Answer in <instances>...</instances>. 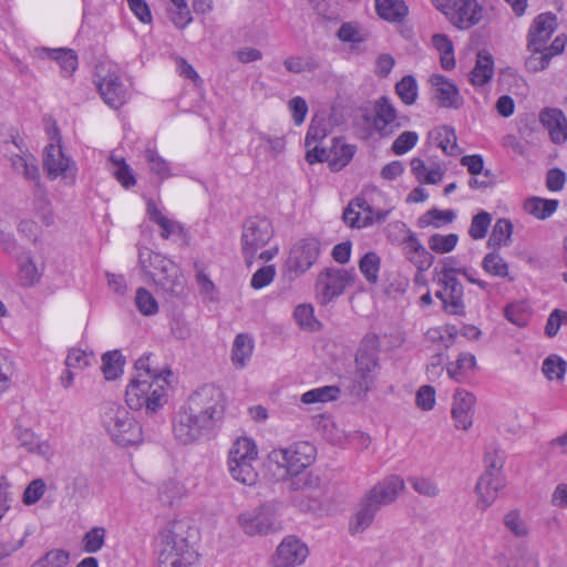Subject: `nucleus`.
I'll return each mask as SVG.
<instances>
[{
	"mask_svg": "<svg viewBox=\"0 0 567 567\" xmlns=\"http://www.w3.org/2000/svg\"><path fill=\"white\" fill-rule=\"evenodd\" d=\"M505 317L512 323L524 327L528 321V312L524 303H511L505 308Z\"/></svg>",
	"mask_w": 567,
	"mask_h": 567,
	"instance_id": "obj_62",
	"label": "nucleus"
},
{
	"mask_svg": "<svg viewBox=\"0 0 567 567\" xmlns=\"http://www.w3.org/2000/svg\"><path fill=\"white\" fill-rule=\"evenodd\" d=\"M274 236V228L266 217L254 216L245 220L241 233V250L246 264L250 266L257 251L264 248Z\"/></svg>",
	"mask_w": 567,
	"mask_h": 567,
	"instance_id": "obj_10",
	"label": "nucleus"
},
{
	"mask_svg": "<svg viewBox=\"0 0 567 567\" xmlns=\"http://www.w3.org/2000/svg\"><path fill=\"white\" fill-rule=\"evenodd\" d=\"M404 489V481L398 475H390L377 483L367 493L381 506L392 504Z\"/></svg>",
	"mask_w": 567,
	"mask_h": 567,
	"instance_id": "obj_24",
	"label": "nucleus"
},
{
	"mask_svg": "<svg viewBox=\"0 0 567 567\" xmlns=\"http://www.w3.org/2000/svg\"><path fill=\"white\" fill-rule=\"evenodd\" d=\"M321 243L315 237L303 238L297 241L290 249L287 260L289 271L296 276L305 274L317 261L320 255Z\"/></svg>",
	"mask_w": 567,
	"mask_h": 567,
	"instance_id": "obj_15",
	"label": "nucleus"
},
{
	"mask_svg": "<svg viewBox=\"0 0 567 567\" xmlns=\"http://www.w3.org/2000/svg\"><path fill=\"white\" fill-rule=\"evenodd\" d=\"M504 525L516 537H524L528 533L527 526L517 511H511L505 515Z\"/></svg>",
	"mask_w": 567,
	"mask_h": 567,
	"instance_id": "obj_60",
	"label": "nucleus"
},
{
	"mask_svg": "<svg viewBox=\"0 0 567 567\" xmlns=\"http://www.w3.org/2000/svg\"><path fill=\"white\" fill-rule=\"evenodd\" d=\"M375 10L380 18L392 23L402 22L409 14L403 0H375Z\"/></svg>",
	"mask_w": 567,
	"mask_h": 567,
	"instance_id": "obj_29",
	"label": "nucleus"
},
{
	"mask_svg": "<svg viewBox=\"0 0 567 567\" xmlns=\"http://www.w3.org/2000/svg\"><path fill=\"white\" fill-rule=\"evenodd\" d=\"M353 147L343 142L342 137L333 138L330 150L329 165L332 171L342 169L352 158Z\"/></svg>",
	"mask_w": 567,
	"mask_h": 567,
	"instance_id": "obj_35",
	"label": "nucleus"
},
{
	"mask_svg": "<svg viewBox=\"0 0 567 567\" xmlns=\"http://www.w3.org/2000/svg\"><path fill=\"white\" fill-rule=\"evenodd\" d=\"M357 207L361 210L357 212V228H365L374 225L375 223H383L390 209H375L363 197H357Z\"/></svg>",
	"mask_w": 567,
	"mask_h": 567,
	"instance_id": "obj_27",
	"label": "nucleus"
},
{
	"mask_svg": "<svg viewBox=\"0 0 567 567\" xmlns=\"http://www.w3.org/2000/svg\"><path fill=\"white\" fill-rule=\"evenodd\" d=\"M214 426L215 424L209 421V417L203 416L184 404L175 416L173 432L178 442L190 444L206 435Z\"/></svg>",
	"mask_w": 567,
	"mask_h": 567,
	"instance_id": "obj_9",
	"label": "nucleus"
},
{
	"mask_svg": "<svg viewBox=\"0 0 567 567\" xmlns=\"http://www.w3.org/2000/svg\"><path fill=\"white\" fill-rule=\"evenodd\" d=\"M380 352V339L375 333H368L361 341L357 353V395L359 391L368 392L375 379Z\"/></svg>",
	"mask_w": 567,
	"mask_h": 567,
	"instance_id": "obj_8",
	"label": "nucleus"
},
{
	"mask_svg": "<svg viewBox=\"0 0 567 567\" xmlns=\"http://www.w3.org/2000/svg\"><path fill=\"white\" fill-rule=\"evenodd\" d=\"M353 281L350 270L338 267L323 269L317 278L316 290L321 303H328L333 298L343 293L344 289Z\"/></svg>",
	"mask_w": 567,
	"mask_h": 567,
	"instance_id": "obj_12",
	"label": "nucleus"
},
{
	"mask_svg": "<svg viewBox=\"0 0 567 567\" xmlns=\"http://www.w3.org/2000/svg\"><path fill=\"white\" fill-rule=\"evenodd\" d=\"M43 56L55 60L63 76H71L78 68V56L70 49H47L41 50Z\"/></svg>",
	"mask_w": 567,
	"mask_h": 567,
	"instance_id": "obj_31",
	"label": "nucleus"
},
{
	"mask_svg": "<svg viewBox=\"0 0 567 567\" xmlns=\"http://www.w3.org/2000/svg\"><path fill=\"white\" fill-rule=\"evenodd\" d=\"M276 276V268L272 265L259 268L251 277L250 286L254 289H261L272 282Z\"/></svg>",
	"mask_w": 567,
	"mask_h": 567,
	"instance_id": "obj_63",
	"label": "nucleus"
},
{
	"mask_svg": "<svg viewBox=\"0 0 567 567\" xmlns=\"http://www.w3.org/2000/svg\"><path fill=\"white\" fill-rule=\"evenodd\" d=\"M308 556V547L295 537L285 538L277 548L274 563L276 567L300 565Z\"/></svg>",
	"mask_w": 567,
	"mask_h": 567,
	"instance_id": "obj_20",
	"label": "nucleus"
},
{
	"mask_svg": "<svg viewBox=\"0 0 567 567\" xmlns=\"http://www.w3.org/2000/svg\"><path fill=\"white\" fill-rule=\"evenodd\" d=\"M381 506L365 493L357 506V533L365 530L374 520Z\"/></svg>",
	"mask_w": 567,
	"mask_h": 567,
	"instance_id": "obj_32",
	"label": "nucleus"
},
{
	"mask_svg": "<svg viewBox=\"0 0 567 567\" xmlns=\"http://www.w3.org/2000/svg\"><path fill=\"white\" fill-rule=\"evenodd\" d=\"M293 317H295L297 323L302 329H308V330L313 331V330L318 329V327H319V322L313 316V308L311 305L303 303V305L297 306L293 311Z\"/></svg>",
	"mask_w": 567,
	"mask_h": 567,
	"instance_id": "obj_53",
	"label": "nucleus"
},
{
	"mask_svg": "<svg viewBox=\"0 0 567 567\" xmlns=\"http://www.w3.org/2000/svg\"><path fill=\"white\" fill-rule=\"evenodd\" d=\"M69 560V551L64 549H51L37 559L30 567H66Z\"/></svg>",
	"mask_w": 567,
	"mask_h": 567,
	"instance_id": "obj_43",
	"label": "nucleus"
},
{
	"mask_svg": "<svg viewBox=\"0 0 567 567\" xmlns=\"http://www.w3.org/2000/svg\"><path fill=\"white\" fill-rule=\"evenodd\" d=\"M238 520L249 536L267 535L278 529L275 515L267 506H261L250 513H243Z\"/></svg>",
	"mask_w": 567,
	"mask_h": 567,
	"instance_id": "obj_16",
	"label": "nucleus"
},
{
	"mask_svg": "<svg viewBox=\"0 0 567 567\" xmlns=\"http://www.w3.org/2000/svg\"><path fill=\"white\" fill-rule=\"evenodd\" d=\"M557 199L530 197L524 202V210L539 220L549 218L558 208Z\"/></svg>",
	"mask_w": 567,
	"mask_h": 567,
	"instance_id": "obj_33",
	"label": "nucleus"
},
{
	"mask_svg": "<svg viewBox=\"0 0 567 567\" xmlns=\"http://www.w3.org/2000/svg\"><path fill=\"white\" fill-rule=\"evenodd\" d=\"M97 76V89L103 101L112 109H120L128 100V90L123 84L121 74L117 70H111L104 72V68H99L96 73Z\"/></svg>",
	"mask_w": 567,
	"mask_h": 567,
	"instance_id": "obj_13",
	"label": "nucleus"
},
{
	"mask_svg": "<svg viewBox=\"0 0 567 567\" xmlns=\"http://www.w3.org/2000/svg\"><path fill=\"white\" fill-rule=\"evenodd\" d=\"M437 279L456 278L457 274L467 276V270L462 267H457L456 259L454 257H447L441 260V269H435Z\"/></svg>",
	"mask_w": 567,
	"mask_h": 567,
	"instance_id": "obj_61",
	"label": "nucleus"
},
{
	"mask_svg": "<svg viewBox=\"0 0 567 567\" xmlns=\"http://www.w3.org/2000/svg\"><path fill=\"white\" fill-rule=\"evenodd\" d=\"M457 241L458 236L456 234H434L429 238V247L436 254H446L455 248Z\"/></svg>",
	"mask_w": 567,
	"mask_h": 567,
	"instance_id": "obj_48",
	"label": "nucleus"
},
{
	"mask_svg": "<svg viewBox=\"0 0 567 567\" xmlns=\"http://www.w3.org/2000/svg\"><path fill=\"white\" fill-rule=\"evenodd\" d=\"M252 340L247 334H238L233 344L231 360L235 365L244 368L252 354Z\"/></svg>",
	"mask_w": 567,
	"mask_h": 567,
	"instance_id": "obj_37",
	"label": "nucleus"
},
{
	"mask_svg": "<svg viewBox=\"0 0 567 567\" xmlns=\"http://www.w3.org/2000/svg\"><path fill=\"white\" fill-rule=\"evenodd\" d=\"M439 146L446 155L456 156L461 153L456 142V134L454 128L450 126H443L439 131Z\"/></svg>",
	"mask_w": 567,
	"mask_h": 567,
	"instance_id": "obj_52",
	"label": "nucleus"
},
{
	"mask_svg": "<svg viewBox=\"0 0 567 567\" xmlns=\"http://www.w3.org/2000/svg\"><path fill=\"white\" fill-rule=\"evenodd\" d=\"M557 29V17L551 12L538 14L530 25L527 34L528 51L546 49L547 41Z\"/></svg>",
	"mask_w": 567,
	"mask_h": 567,
	"instance_id": "obj_17",
	"label": "nucleus"
},
{
	"mask_svg": "<svg viewBox=\"0 0 567 567\" xmlns=\"http://www.w3.org/2000/svg\"><path fill=\"white\" fill-rule=\"evenodd\" d=\"M185 404L203 416L209 417L214 424L223 417L225 412L224 393L213 384H205L196 390Z\"/></svg>",
	"mask_w": 567,
	"mask_h": 567,
	"instance_id": "obj_11",
	"label": "nucleus"
},
{
	"mask_svg": "<svg viewBox=\"0 0 567 567\" xmlns=\"http://www.w3.org/2000/svg\"><path fill=\"white\" fill-rule=\"evenodd\" d=\"M483 8L476 0H455L451 22L458 29H470L483 17Z\"/></svg>",
	"mask_w": 567,
	"mask_h": 567,
	"instance_id": "obj_23",
	"label": "nucleus"
},
{
	"mask_svg": "<svg viewBox=\"0 0 567 567\" xmlns=\"http://www.w3.org/2000/svg\"><path fill=\"white\" fill-rule=\"evenodd\" d=\"M111 161L114 163V176L121 183V185L125 188H130L136 184V179L132 173L130 166L125 163L123 158L115 159L113 156Z\"/></svg>",
	"mask_w": 567,
	"mask_h": 567,
	"instance_id": "obj_57",
	"label": "nucleus"
},
{
	"mask_svg": "<svg viewBox=\"0 0 567 567\" xmlns=\"http://www.w3.org/2000/svg\"><path fill=\"white\" fill-rule=\"evenodd\" d=\"M475 396L465 390H456L452 406V417L455 426L468 430L473 424Z\"/></svg>",
	"mask_w": 567,
	"mask_h": 567,
	"instance_id": "obj_22",
	"label": "nucleus"
},
{
	"mask_svg": "<svg viewBox=\"0 0 567 567\" xmlns=\"http://www.w3.org/2000/svg\"><path fill=\"white\" fill-rule=\"evenodd\" d=\"M494 74L493 56L486 51L477 53L476 63L470 74V81L475 86H483Z\"/></svg>",
	"mask_w": 567,
	"mask_h": 567,
	"instance_id": "obj_30",
	"label": "nucleus"
},
{
	"mask_svg": "<svg viewBox=\"0 0 567 567\" xmlns=\"http://www.w3.org/2000/svg\"><path fill=\"white\" fill-rule=\"evenodd\" d=\"M316 457V449L308 442H298L287 449L272 450L270 463L277 465L281 473L278 480L288 481L290 501L301 512L317 513L321 509L320 478L303 471Z\"/></svg>",
	"mask_w": 567,
	"mask_h": 567,
	"instance_id": "obj_1",
	"label": "nucleus"
},
{
	"mask_svg": "<svg viewBox=\"0 0 567 567\" xmlns=\"http://www.w3.org/2000/svg\"><path fill=\"white\" fill-rule=\"evenodd\" d=\"M102 423L112 441L120 446L142 442V427L130 412L115 403H109L102 414Z\"/></svg>",
	"mask_w": 567,
	"mask_h": 567,
	"instance_id": "obj_6",
	"label": "nucleus"
},
{
	"mask_svg": "<svg viewBox=\"0 0 567 567\" xmlns=\"http://www.w3.org/2000/svg\"><path fill=\"white\" fill-rule=\"evenodd\" d=\"M566 371L567 362L557 354H550L543 361L542 372L550 381H563Z\"/></svg>",
	"mask_w": 567,
	"mask_h": 567,
	"instance_id": "obj_41",
	"label": "nucleus"
},
{
	"mask_svg": "<svg viewBox=\"0 0 567 567\" xmlns=\"http://www.w3.org/2000/svg\"><path fill=\"white\" fill-rule=\"evenodd\" d=\"M340 392L341 390L337 385H324L305 392L300 400L303 404L307 405L315 403H327L337 400L340 395Z\"/></svg>",
	"mask_w": 567,
	"mask_h": 567,
	"instance_id": "obj_36",
	"label": "nucleus"
},
{
	"mask_svg": "<svg viewBox=\"0 0 567 567\" xmlns=\"http://www.w3.org/2000/svg\"><path fill=\"white\" fill-rule=\"evenodd\" d=\"M513 234V224L505 218L498 219L492 230L488 239V246L502 247L508 246Z\"/></svg>",
	"mask_w": 567,
	"mask_h": 567,
	"instance_id": "obj_42",
	"label": "nucleus"
},
{
	"mask_svg": "<svg viewBox=\"0 0 567 567\" xmlns=\"http://www.w3.org/2000/svg\"><path fill=\"white\" fill-rule=\"evenodd\" d=\"M135 305L144 316H153L158 311V305L153 295L145 288H138L135 296Z\"/></svg>",
	"mask_w": 567,
	"mask_h": 567,
	"instance_id": "obj_51",
	"label": "nucleus"
},
{
	"mask_svg": "<svg viewBox=\"0 0 567 567\" xmlns=\"http://www.w3.org/2000/svg\"><path fill=\"white\" fill-rule=\"evenodd\" d=\"M482 267L492 276L501 278L508 276V265L498 252L487 254L482 261Z\"/></svg>",
	"mask_w": 567,
	"mask_h": 567,
	"instance_id": "obj_47",
	"label": "nucleus"
},
{
	"mask_svg": "<svg viewBox=\"0 0 567 567\" xmlns=\"http://www.w3.org/2000/svg\"><path fill=\"white\" fill-rule=\"evenodd\" d=\"M14 432L20 445L28 452L43 457H50L52 455V449L48 442L41 441L31 430L17 426Z\"/></svg>",
	"mask_w": 567,
	"mask_h": 567,
	"instance_id": "obj_28",
	"label": "nucleus"
},
{
	"mask_svg": "<svg viewBox=\"0 0 567 567\" xmlns=\"http://www.w3.org/2000/svg\"><path fill=\"white\" fill-rule=\"evenodd\" d=\"M359 270L369 285L379 282L381 257L375 251L365 252L358 261Z\"/></svg>",
	"mask_w": 567,
	"mask_h": 567,
	"instance_id": "obj_34",
	"label": "nucleus"
},
{
	"mask_svg": "<svg viewBox=\"0 0 567 567\" xmlns=\"http://www.w3.org/2000/svg\"><path fill=\"white\" fill-rule=\"evenodd\" d=\"M492 221V215L481 212L472 218L468 234L473 239H482L486 236Z\"/></svg>",
	"mask_w": 567,
	"mask_h": 567,
	"instance_id": "obj_55",
	"label": "nucleus"
},
{
	"mask_svg": "<svg viewBox=\"0 0 567 567\" xmlns=\"http://www.w3.org/2000/svg\"><path fill=\"white\" fill-rule=\"evenodd\" d=\"M144 158L147 162L151 172L157 175L161 179H165L171 176L169 163L158 155L155 150H145Z\"/></svg>",
	"mask_w": 567,
	"mask_h": 567,
	"instance_id": "obj_46",
	"label": "nucleus"
},
{
	"mask_svg": "<svg viewBox=\"0 0 567 567\" xmlns=\"http://www.w3.org/2000/svg\"><path fill=\"white\" fill-rule=\"evenodd\" d=\"M284 65L288 72L295 74H299L305 71H313L318 68V63L312 58H302L299 55L286 58Z\"/></svg>",
	"mask_w": 567,
	"mask_h": 567,
	"instance_id": "obj_54",
	"label": "nucleus"
},
{
	"mask_svg": "<svg viewBox=\"0 0 567 567\" xmlns=\"http://www.w3.org/2000/svg\"><path fill=\"white\" fill-rule=\"evenodd\" d=\"M539 121L548 130L553 143L563 144L567 141V118L563 111L546 107L539 113Z\"/></svg>",
	"mask_w": 567,
	"mask_h": 567,
	"instance_id": "obj_25",
	"label": "nucleus"
},
{
	"mask_svg": "<svg viewBox=\"0 0 567 567\" xmlns=\"http://www.w3.org/2000/svg\"><path fill=\"white\" fill-rule=\"evenodd\" d=\"M150 361L151 354H143L135 361V373L126 388L125 401L132 410L145 408L152 414L167 402L171 371L154 370Z\"/></svg>",
	"mask_w": 567,
	"mask_h": 567,
	"instance_id": "obj_2",
	"label": "nucleus"
},
{
	"mask_svg": "<svg viewBox=\"0 0 567 567\" xmlns=\"http://www.w3.org/2000/svg\"><path fill=\"white\" fill-rule=\"evenodd\" d=\"M258 450L255 442L246 436L238 437L228 451L227 467L233 480L254 486L258 482L256 468Z\"/></svg>",
	"mask_w": 567,
	"mask_h": 567,
	"instance_id": "obj_5",
	"label": "nucleus"
},
{
	"mask_svg": "<svg viewBox=\"0 0 567 567\" xmlns=\"http://www.w3.org/2000/svg\"><path fill=\"white\" fill-rule=\"evenodd\" d=\"M42 274L35 266L33 259L27 256L20 264L19 278L25 287H31L40 281Z\"/></svg>",
	"mask_w": 567,
	"mask_h": 567,
	"instance_id": "obj_49",
	"label": "nucleus"
},
{
	"mask_svg": "<svg viewBox=\"0 0 567 567\" xmlns=\"http://www.w3.org/2000/svg\"><path fill=\"white\" fill-rule=\"evenodd\" d=\"M437 284L445 289L447 301L444 300V310L454 316L465 313L463 301L464 288L457 278L437 279Z\"/></svg>",
	"mask_w": 567,
	"mask_h": 567,
	"instance_id": "obj_26",
	"label": "nucleus"
},
{
	"mask_svg": "<svg viewBox=\"0 0 567 567\" xmlns=\"http://www.w3.org/2000/svg\"><path fill=\"white\" fill-rule=\"evenodd\" d=\"M71 161L64 155L60 145L49 144L44 150L43 167L48 173L50 179H55L59 176L63 178L71 177L74 182L75 174L70 166Z\"/></svg>",
	"mask_w": 567,
	"mask_h": 567,
	"instance_id": "obj_19",
	"label": "nucleus"
},
{
	"mask_svg": "<svg viewBox=\"0 0 567 567\" xmlns=\"http://www.w3.org/2000/svg\"><path fill=\"white\" fill-rule=\"evenodd\" d=\"M532 54L525 62L526 69L530 72H540L545 70L551 60V54H547V50L530 51Z\"/></svg>",
	"mask_w": 567,
	"mask_h": 567,
	"instance_id": "obj_59",
	"label": "nucleus"
},
{
	"mask_svg": "<svg viewBox=\"0 0 567 567\" xmlns=\"http://www.w3.org/2000/svg\"><path fill=\"white\" fill-rule=\"evenodd\" d=\"M395 92L406 105L415 103L417 97V83L414 76L405 75L395 85Z\"/></svg>",
	"mask_w": 567,
	"mask_h": 567,
	"instance_id": "obj_44",
	"label": "nucleus"
},
{
	"mask_svg": "<svg viewBox=\"0 0 567 567\" xmlns=\"http://www.w3.org/2000/svg\"><path fill=\"white\" fill-rule=\"evenodd\" d=\"M409 483L420 495L435 497L439 494L436 484L430 478L414 476L409 478Z\"/></svg>",
	"mask_w": 567,
	"mask_h": 567,
	"instance_id": "obj_64",
	"label": "nucleus"
},
{
	"mask_svg": "<svg viewBox=\"0 0 567 567\" xmlns=\"http://www.w3.org/2000/svg\"><path fill=\"white\" fill-rule=\"evenodd\" d=\"M144 255H147L152 262L161 266V271L152 272L151 279L153 282L167 292L179 293L183 290L184 280L178 266L161 254L152 250H145Z\"/></svg>",
	"mask_w": 567,
	"mask_h": 567,
	"instance_id": "obj_14",
	"label": "nucleus"
},
{
	"mask_svg": "<svg viewBox=\"0 0 567 567\" xmlns=\"http://www.w3.org/2000/svg\"><path fill=\"white\" fill-rule=\"evenodd\" d=\"M188 525L169 522L161 532L157 547L158 567H196L198 555L187 542Z\"/></svg>",
	"mask_w": 567,
	"mask_h": 567,
	"instance_id": "obj_4",
	"label": "nucleus"
},
{
	"mask_svg": "<svg viewBox=\"0 0 567 567\" xmlns=\"http://www.w3.org/2000/svg\"><path fill=\"white\" fill-rule=\"evenodd\" d=\"M485 472L480 477L476 484V493L478 495V504L483 509H486L493 504L497 497L498 491L503 487V480L499 476V471L504 465V458L499 450L495 446H489L484 455Z\"/></svg>",
	"mask_w": 567,
	"mask_h": 567,
	"instance_id": "obj_7",
	"label": "nucleus"
},
{
	"mask_svg": "<svg viewBox=\"0 0 567 567\" xmlns=\"http://www.w3.org/2000/svg\"><path fill=\"white\" fill-rule=\"evenodd\" d=\"M357 110L362 121L369 125V128L360 134V138L363 141L390 137L408 121L405 116H399L395 106L388 96H381L374 101H364Z\"/></svg>",
	"mask_w": 567,
	"mask_h": 567,
	"instance_id": "obj_3",
	"label": "nucleus"
},
{
	"mask_svg": "<svg viewBox=\"0 0 567 567\" xmlns=\"http://www.w3.org/2000/svg\"><path fill=\"white\" fill-rule=\"evenodd\" d=\"M125 360L118 350L102 355V371L106 380H115L123 373Z\"/></svg>",
	"mask_w": 567,
	"mask_h": 567,
	"instance_id": "obj_38",
	"label": "nucleus"
},
{
	"mask_svg": "<svg viewBox=\"0 0 567 567\" xmlns=\"http://www.w3.org/2000/svg\"><path fill=\"white\" fill-rule=\"evenodd\" d=\"M432 43L440 52L442 68L446 71L452 70L455 66L452 41L444 34H434L432 37Z\"/></svg>",
	"mask_w": 567,
	"mask_h": 567,
	"instance_id": "obj_39",
	"label": "nucleus"
},
{
	"mask_svg": "<svg viewBox=\"0 0 567 567\" xmlns=\"http://www.w3.org/2000/svg\"><path fill=\"white\" fill-rule=\"evenodd\" d=\"M105 529L103 527H93L84 534L82 543L85 553H97L105 543Z\"/></svg>",
	"mask_w": 567,
	"mask_h": 567,
	"instance_id": "obj_50",
	"label": "nucleus"
},
{
	"mask_svg": "<svg viewBox=\"0 0 567 567\" xmlns=\"http://www.w3.org/2000/svg\"><path fill=\"white\" fill-rule=\"evenodd\" d=\"M455 213L452 209L440 210L437 208H432L417 219V226L420 228H425L429 226H434L436 228L442 225L450 224L454 220Z\"/></svg>",
	"mask_w": 567,
	"mask_h": 567,
	"instance_id": "obj_40",
	"label": "nucleus"
},
{
	"mask_svg": "<svg viewBox=\"0 0 567 567\" xmlns=\"http://www.w3.org/2000/svg\"><path fill=\"white\" fill-rule=\"evenodd\" d=\"M430 82L434 89V97L439 105L446 109H458L463 105V97L457 86L441 74H433Z\"/></svg>",
	"mask_w": 567,
	"mask_h": 567,
	"instance_id": "obj_21",
	"label": "nucleus"
},
{
	"mask_svg": "<svg viewBox=\"0 0 567 567\" xmlns=\"http://www.w3.org/2000/svg\"><path fill=\"white\" fill-rule=\"evenodd\" d=\"M417 141L419 135L416 132L405 131L394 140L391 150L395 155H403L412 150Z\"/></svg>",
	"mask_w": 567,
	"mask_h": 567,
	"instance_id": "obj_56",
	"label": "nucleus"
},
{
	"mask_svg": "<svg viewBox=\"0 0 567 567\" xmlns=\"http://www.w3.org/2000/svg\"><path fill=\"white\" fill-rule=\"evenodd\" d=\"M21 175H23L25 179L34 182V196H40L43 198L44 203H47L45 192L40 182L38 162L33 156H31V161L28 163Z\"/></svg>",
	"mask_w": 567,
	"mask_h": 567,
	"instance_id": "obj_58",
	"label": "nucleus"
},
{
	"mask_svg": "<svg viewBox=\"0 0 567 567\" xmlns=\"http://www.w3.org/2000/svg\"><path fill=\"white\" fill-rule=\"evenodd\" d=\"M401 226L406 233L402 243L405 258L413 264L419 271L427 270L433 265L434 256L422 245L414 231L406 228L405 224H401Z\"/></svg>",
	"mask_w": 567,
	"mask_h": 567,
	"instance_id": "obj_18",
	"label": "nucleus"
},
{
	"mask_svg": "<svg viewBox=\"0 0 567 567\" xmlns=\"http://www.w3.org/2000/svg\"><path fill=\"white\" fill-rule=\"evenodd\" d=\"M183 494V485L172 478L163 481L158 487V498L163 504L173 505Z\"/></svg>",
	"mask_w": 567,
	"mask_h": 567,
	"instance_id": "obj_45",
	"label": "nucleus"
}]
</instances>
